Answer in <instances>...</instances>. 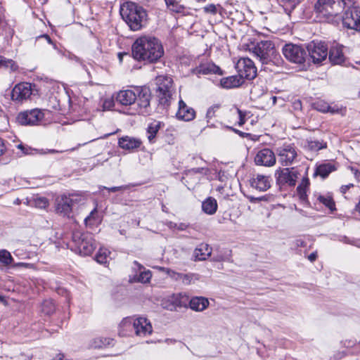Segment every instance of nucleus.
I'll list each match as a JSON object with an SVG mask.
<instances>
[{
	"mask_svg": "<svg viewBox=\"0 0 360 360\" xmlns=\"http://www.w3.org/2000/svg\"><path fill=\"white\" fill-rule=\"evenodd\" d=\"M133 58L138 61L155 63L164 54V49L158 39L143 35L137 38L131 47Z\"/></svg>",
	"mask_w": 360,
	"mask_h": 360,
	"instance_id": "obj_1",
	"label": "nucleus"
},
{
	"mask_svg": "<svg viewBox=\"0 0 360 360\" xmlns=\"http://www.w3.org/2000/svg\"><path fill=\"white\" fill-rule=\"evenodd\" d=\"M120 12L122 19L133 31L140 30L147 23L146 10L136 3L131 1L124 3L120 7Z\"/></svg>",
	"mask_w": 360,
	"mask_h": 360,
	"instance_id": "obj_2",
	"label": "nucleus"
},
{
	"mask_svg": "<svg viewBox=\"0 0 360 360\" xmlns=\"http://www.w3.org/2000/svg\"><path fill=\"white\" fill-rule=\"evenodd\" d=\"M350 3L352 0H317L314 10L319 17L330 20Z\"/></svg>",
	"mask_w": 360,
	"mask_h": 360,
	"instance_id": "obj_3",
	"label": "nucleus"
},
{
	"mask_svg": "<svg viewBox=\"0 0 360 360\" xmlns=\"http://www.w3.org/2000/svg\"><path fill=\"white\" fill-rule=\"evenodd\" d=\"M38 95L35 84L29 82H20L14 86L11 91V100L17 104L32 100L33 96Z\"/></svg>",
	"mask_w": 360,
	"mask_h": 360,
	"instance_id": "obj_4",
	"label": "nucleus"
},
{
	"mask_svg": "<svg viewBox=\"0 0 360 360\" xmlns=\"http://www.w3.org/2000/svg\"><path fill=\"white\" fill-rule=\"evenodd\" d=\"M278 162L283 167H288L299 162L298 149L292 143H284L276 149Z\"/></svg>",
	"mask_w": 360,
	"mask_h": 360,
	"instance_id": "obj_5",
	"label": "nucleus"
},
{
	"mask_svg": "<svg viewBox=\"0 0 360 360\" xmlns=\"http://www.w3.org/2000/svg\"><path fill=\"white\" fill-rule=\"evenodd\" d=\"M156 83L158 86L157 95L160 103L164 106H168L174 91L172 78L160 75L156 78Z\"/></svg>",
	"mask_w": 360,
	"mask_h": 360,
	"instance_id": "obj_6",
	"label": "nucleus"
},
{
	"mask_svg": "<svg viewBox=\"0 0 360 360\" xmlns=\"http://www.w3.org/2000/svg\"><path fill=\"white\" fill-rule=\"evenodd\" d=\"M49 114V110L34 108L20 112L17 118L22 125H37L41 124Z\"/></svg>",
	"mask_w": 360,
	"mask_h": 360,
	"instance_id": "obj_7",
	"label": "nucleus"
},
{
	"mask_svg": "<svg viewBox=\"0 0 360 360\" xmlns=\"http://www.w3.org/2000/svg\"><path fill=\"white\" fill-rule=\"evenodd\" d=\"M252 53L263 64L271 61L276 53L274 44L271 41L266 40L258 42L253 48Z\"/></svg>",
	"mask_w": 360,
	"mask_h": 360,
	"instance_id": "obj_8",
	"label": "nucleus"
},
{
	"mask_svg": "<svg viewBox=\"0 0 360 360\" xmlns=\"http://www.w3.org/2000/svg\"><path fill=\"white\" fill-rule=\"evenodd\" d=\"M300 175L295 167H279L275 172L276 182L280 186H295Z\"/></svg>",
	"mask_w": 360,
	"mask_h": 360,
	"instance_id": "obj_9",
	"label": "nucleus"
},
{
	"mask_svg": "<svg viewBox=\"0 0 360 360\" xmlns=\"http://www.w3.org/2000/svg\"><path fill=\"white\" fill-rule=\"evenodd\" d=\"M73 240L77 243L79 254L84 256L90 255L96 247L91 234L88 233H74Z\"/></svg>",
	"mask_w": 360,
	"mask_h": 360,
	"instance_id": "obj_10",
	"label": "nucleus"
},
{
	"mask_svg": "<svg viewBox=\"0 0 360 360\" xmlns=\"http://www.w3.org/2000/svg\"><path fill=\"white\" fill-rule=\"evenodd\" d=\"M282 52L287 60L295 63H303L307 57L304 49L293 44H285L282 49Z\"/></svg>",
	"mask_w": 360,
	"mask_h": 360,
	"instance_id": "obj_11",
	"label": "nucleus"
},
{
	"mask_svg": "<svg viewBox=\"0 0 360 360\" xmlns=\"http://www.w3.org/2000/svg\"><path fill=\"white\" fill-rule=\"evenodd\" d=\"M342 25L347 29L360 31V7L347 9L342 15Z\"/></svg>",
	"mask_w": 360,
	"mask_h": 360,
	"instance_id": "obj_12",
	"label": "nucleus"
},
{
	"mask_svg": "<svg viewBox=\"0 0 360 360\" xmlns=\"http://www.w3.org/2000/svg\"><path fill=\"white\" fill-rule=\"evenodd\" d=\"M236 68L243 79H253L257 75V68L248 58H240L236 65Z\"/></svg>",
	"mask_w": 360,
	"mask_h": 360,
	"instance_id": "obj_13",
	"label": "nucleus"
},
{
	"mask_svg": "<svg viewBox=\"0 0 360 360\" xmlns=\"http://www.w3.org/2000/svg\"><path fill=\"white\" fill-rule=\"evenodd\" d=\"M309 55L314 63H320L326 59L328 46L324 42L312 41L307 46Z\"/></svg>",
	"mask_w": 360,
	"mask_h": 360,
	"instance_id": "obj_14",
	"label": "nucleus"
},
{
	"mask_svg": "<svg viewBox=\"0 0 360 360\" xmlns=\"http://www.w3.org/2000/svg\"><path fill=\"white\" fill-rule=\"evenodd\" d=\"M188 302V296L186 293L180 292L172 294L162 301L163 308L174 311L177 307H186Z\"/></svg>",
	"mask_w": 360,
	"mask_h": 360,
	"instance_id": "obj_15",
	"label": "nucleus"
},
{
	"mask_svg": "<svg viewBox=\"0 0 360 360\" xmlns=\"http://www.w3.org/2000/svg\"><path fill=\"white\" fill-rule=\"evenodd\" d=\"M136 98L135 103L138 106V112L147 113L150 108L151 94L150 89L146 87H136Z\"/></svg>",
	"mask_w": 360,
	"mask_h": 360,
	"instance_id": "obj_16",
	"label": "nucleus"
},
{
	"mask_svg": "<svg viewBox=\"0 0 360 360\" xmlns=\"http://www.w3.org/2000/svg\"><path fill=\"white\" fill-rule=\"evenodd\" d=\"M255 162L257 165L272 167L276 164V157L271 149L264 148L257 152Z\"/></svg>",
	"mask_w": 360,
	"mask_h": 360,
	"instance_id": "obj_17",
	"label": "nucleus"
},
{
	"mask_svg": "<svg viewBox=\"0 0 360 360\" xmlns=\"http://www.w3.org/2000/svg\"><path fill=\"white\" fill-rule=\"evenodd\" d=\"M134 319V330L137 336L146 337L151 334L153 327L150 322L145 317H138Z\"/></svg>",
	"mask_w": 360,
	"mask_h": 360,
	"instance_id": "obj_18",
	"label": "nucleus"
},
{
	"mask_svg": "<svg viewBox=\"0 0 360 360\" xmlns=\"http://www.w3.org/2000/svg\"><path fill=\"white\" fill-rule=\"evenodd\" d=\"M73 200L67 195H61L56 200V210L57 213L69 217L72 212Z\"/></svg>",
	"mask_w": 360,
	"mask_h": 360,
	"instance_id": "obj_19",
	"label": "nucleus"
},
{
	"mask_svg": "<svg viewBox=\"0 0 360 360\" xmlns=\"http://www.w3.org/2000/svg\"><path fill=\"white\" fill-rule=\"evenodd\" d=\"M136 88L120 91L116 96V101L122 105L135 104L136 98Z\"/></svg>",
	"mask_w": 360,
	"mask_h": 360,
	"instance_id": "obj_20",
	"label": "nucleus"
},
{
	"mask_svg": "<svg viewBox=\"0 0 360 360\" xmlns=\"http://www.w3.org/2000/svg\"><path fill=\"white\" fill-rule=\"evenodd\" d=\"M176 116L179 120L189 122L195 118V111L193 108L188 106L182 100H180Z\"/></svg>",
	"mask_w": 360,
	"mask_h": 360,
	"instance_id": "obj_21",
	"label": "nucleus"
},
{
	"mask_svg": "<svg viewBox=\"0 0 360 360\" xmlns=\"http://www.w3.org/2000/svg\"><path fill=\"white\" fill-rule=\"evenodd\" d=\"M328 55L330 61L333 65H340L345 62V57L342 51V46L340 45L332 46Z\"/></svg>",
	"mask_w": 360,
	"mask_h": 360,
	"instance_id": "obj_22",
	"label": "nucleus"
},
{
	"mask_svg": "<svg viewBox=\"0 0 360 360\" xmlns=\"http://www.w3.org/2000/svg\"><path fill=\"white\" fill-rule=\"evenodd\" d=\"M251 185L260 191H265L271 186L269 177L262 174H257L251 181Z\"/></svg>",
	"mask_w": 360,
	"mask_h": 360,
	"instance_id": "obj_23",
	"label": "nucleus"
},
{
	"mask_svg": "<svg viewBox=\"0 0 360 360\" xmlns=\"http://www.w3.org/2000/svg\"><path fill=\"white\" fill-rule=\"evenodd\" d=\"M190 308L196 311H202L209 306V300L204 297H193L188 302Z\"/></svg>",
	"mask_w": 360,
	"mask_h": 360,
	"instance_id": "obj_24",
	"label": "nucleus"
},
{
	"mask_svg": "<svg viewBox=\"0 0 360 360\" xmlns=\"http://www.w3.org/2000/svg\"><path fill=\"white\" fill-rule=\"evenodd\" d=\"M119 146L125 150H133L140 147L141 141L130 136H124L119 139Z\"/></svg>",
	"mask_w": 360,
	"mask_h": 360,
	"instance_id": "obj_25",
	"label": "nucleus"
},
{
	"mask_svg": "<svg viewBox=\"0 0 360 360\" xmlns=\"http://www.w3.org/2000/svg\"><path fill=\"white\" fill-rule=\"evenodd\" d=\"M244 80L238 75L222 78L220 81L221 86L226 89H231L240 86Z\"/></svg>",
	"mask_w": 360,
	"mask_h": 360,
	"instance_id": "obj_26",
	"label": "nucleus"
},
{
	"mask_svg": "<svg viewBox=\"0 0 360 360\" xmlns=\"http://www.w3.org/2000/svg\"><path fill=\"white\" fill-rule=\"evenodd\" d=\"M212 253V248L207 244L202 243L194 250L193 256L195 260L203 261L208 258Z\"/></svg>",
	"mask_w": 360,
	"mask_h": 360,
	"instance_id": "obj_27",
	"label": "nucleus"
},
{
	"mask_svg": "<svg viewBox=\"0 0 360 360\" xmlns=\"http://www.w3.org/2000/svg\"><path fill=\"white\" fill-rule=\"evenodd\" d=\"M134 319L133 318L127 317L120 323L119 334L122 336L128 335L130 332L134 330Z\"/></svg>",
	"mask_w": 360,
	"mask_h": 360,
	"instance_id": "obj_28",
	"label": "nucleus"
},
{
	"mask_svg": "<svg viewBox=\"0 0 360 360\" xmlns=\"http://www.w3.org/2000/svg\"><path fill=\"white\" fill-rule=\"evenodd\" d=\"M202 210L207 214H214L217 210V200L212 197L207 198L202 203Z\"/></svg>",
	"mask_w": 360,
	"mask_h": 360,
	"instance_id": "obj_29",
	"label": "nucleus"
},
{
	"mask_svg": "<svg viewBox=\"0 0 360 360\" xmlns=\"http://www.w3.org/2000/svg\"><path fill=\"white\" fill-rule=\"evenodd\" d=\"M317 200L328 207L331 212L336 210L335 201L333 200L332 195L329 193L319 195L317 197Z\"/></svg>",
	"mask_w": 360,
	"mask_h": 360,
	"instance_id": "obj_30",
	"label": "nucleus"
},
{
	"mask_svg": "<svg viewBox=\"0 0 360 360\" xmlns=\"http://www.w3.org/2000/svg\"><path fill=\"white\" fill-rule=\"evenodd\" d=\"M309 181L307 177L302 179L301 183L297 188V195L300 199L302 201H306L307 199V191L309 188Z\"/></svg>",
	"mask_w": 360,
	"mask_h": 360,
	"instance_id": "obj_31",
	"label": "nucleus"
},
{
	"mask_svg": "<svg viewBox=\"0 0 360 360\" xmlns=\"http://www.w3.org/2000/svg\"><path fill=\"white\" fill-rule=\"evenodd\" d=\"M335 170V167L331 163H325L319 165L316 170L315 174L323 178H326L330 172Z\"/></svg>",
	"mask_w": 360,
	"mask_h": 360,
	"instance_id": "obj_32",
	"label": "nucleus"
},
{
	"mask_svg": "<svg viewBox=\"0 0 360 360\" xmlns=\"http://www.w3.org/2000/svg\"><path fill=\"white\" fill-rule=\"evenodd\" d=\"M326 143L318 140H307L304 147L311 151H318L326 148Z\"/></svg>",
	"mask_w": 360,
	"mask_h": 360,
	"instance_id": "obj_33",
	"label": "nucleus"
},
{
	"mask_svg": "<svg viewBox=\"0 0 360 360\" xmlns=\"http://www.w3.org/2000/svg\"><path fill=\"white\" fill-rule=\"evenodd\" d=\"M110 252L108 249L101 248L96 255V260L100 264H105L110 259Z\"/></svg>",
	"mask_w": 360,
	"mask_h": 360,
	"instance_id": "obj_34",
	"label": "nucleus"
},
{
	"mask_svg": "<svg viewBox=\"0 0 360 360\" xmlns=\"http://www.w3.org/2000/svg\"><path fill=\"white\" fill-rule=\"evenodd\" d=\"M56 310L55 304L52 300H45L41 305V311L45 315H51Z\"/></svg>",
	"mask_w": 360,
	"mask_h": 360,
	"instance_id": "obj_35",
	"label": "nucleus"
},
{
	"mask_svg": "<svg viewBox=\"0 0 360 360\" xmlns=\"http://www.w3.org/2000/svg\"><path fill=\"white\" fill-rule=\"evenodd\" d=\"M160 122H155L150 124L147 129L148 139L150 143L153 142V140L160 129Z\"/></svg>",
	"mask_w": 360,
	"mask_h": 360,
	"instance_id": "obj_36",
	"label": "nucleus"
},
{
	"mask_svg": "<svg viewBox=\"0 0 360 360\" xmlns=\"http://www.w3.org/2000/svg\"><path fill=\"white\" fill-rule=\"evenodd\" d=\"M152 277V273L149 270L143 271L139 274L134 276V280L141 283H149Z\"/></svg>",
	"mask_w": 360,
	"mask_h": 360,
	"instance_id": "obj_37",
	"label": "nucleus"
},
{
	"mask_svg": "<svg viewBox=\"0 0 360 360\" xmlns=\"http://www.w3.org/2000/svg\"><path fill=\"white\" fill-rule=\"evenodd\" d=\"M0 68L10 69L11 71H15L18 68L16 63L11 59H7L4 56H0Z\"/></svg>",
	"mask_w": 360,
	"mask_h": 360,
	"instance_id": "obj_38",
	"label": "nucleus"
},
{
	"mask_svg": "<svg viewBox=\"0 0 360 360\" xmlns=\"http://www.w3.org/2000/svg\"><path fill=\"white\" fill-rule=\"evenodd\" d=\"M199 72H202V74L213 72L215 74L221 75L222 73L221 69L214 64H207V66H202L200 68Z\"/></svg>",
	"mask_w": 360,
	"mask_h": 360,
	"instance_id": "obj_39",
	"label": "nucleus"
},
{
	"mask_svg": "<svg viewBox=\"0 0 360 360\" xmlns=\"http://www.w3.org/2000/svg\"><path fill=\"white\" fill-rule=\"evenodd\" d=\"M49 204V200L45 197H36L32 201V205L39 209L46 208Z\"/></svg>",
	"mask_w": 360,
	"mask_h": 360,
	"instance_id": "obj_40",
	"label": "nucleus"
},
{
	"mask_svg": "<svg viewBox=\"0 0 360 360\" xmlns=\"http://www.w3.org/2000/svg\"><path fill=\"white\" fill-rule=\"evenodd\" d=\"M167 7L172 11L176 13H181L184 11V7L176 0H165Z\"/></svg>",
	"mask_w": 360,
	"mask_h": 360,
	"instance_id": "obj_41",
	"label": "nucleus"
},
{
	"mask_svg": "<svg viewBox=\"0 0 360 360\" xmlns=\"http://www.w3.org/2000/svg\"><path fill=\"white\" fill-rule=\"evenodd\" d=\"M13 259L11 253L6 250H0V262L4 265L12 264Z\"/></svg>",
	"mask_w": 360,
	"mask_h": 360,
	"instance_id": "obj_42",
	"label": "nucleus"
},
{
	"mask_svg": "<svg viewBox=\"0 0 360 360\" xmlns=\"http://www.w3.org/2000/svg\"><path fill=\"white\" fill-rule=\"evenodd\" d=\"M198 275L195 274H182V276L181 278V283L184 285H190L192 282H193L195 280H198Z\"/></svg>",
	"mask_w": 360,
	"mask_h": 360,
	"instance_id": "obj_43",
	"label": "nucleus"
},
{
	"mask_svg": "<svg viewBox=\"0 0 360 360\" xmlns=\"http://www.w3.org/2000/svg\"><path fill=\"white\" fill-rule=\"evenodd\" d=\"M220 105L218 104L214 105L208 108L206 113V118L207 119V124H209V120L215 116V112L219 109ZM207 127H212V124H207Z\"/></svg>",
	"mask_w": 360,
	"mask_h": 360,
	"instance_id": "obj_44",
	"label": "nucleus"
},
{
	"mask_svg": "<svg viewBox=\"0 0 360 360\" xmlns=\"http://www.w3.org/2000/svg\"><path fill=\"white\" fill-rule=\"evenodd\" d=\"M283 6H286L290 10L294 9L300 3V0H280Z\"/></svg>",
	"mask_w": 360,
	"mask_h": 360,
	"instance_id": "obj_45",
	"label": "nucleus"
},
{
	"mask_svg": "<svg viewBox=\"0 0 360 360\" xmlns=\"http://www.w3.org/2000/svg\"><path fill=\"white\" fill-rule=\"evenodd\" d=\"M316 109L322 112H328V104L325 102H318L316 103Z\"/></svg>",
	"mask_w": 360,
	"mask_h": 360,
	"instance_id": "obj_46",
	"label": "nucleus"
},
{
	"mask_svg": "<svg viewBox=\"0 0 360 360\" xmlns=\"http://www.w3.org/2000/svg\"><path fill=\"white\" fill-rule=\"evenodd\" d=\"M204 11L207 13L215 15L217 13V8L214 4H209L203 8Z\"/></svg>",
	"mask_w": 360,
	"mask_h": 360,
	"instance_id": "obj_47",
	"label": "nucleus"
},
{
	"mask_svg": "<svg viewBox=\"0 0 360 360\" xmlns=\"http://www.w3.org/2000/svg\"><path fill=\"white\" fill-rule=\"evenodd\" d=\"M236 112L239 116L238 125L242 126L245 123V113H243L239 108H236Z\"/></svg>",
	"mask_w": 360,
	"mask_h": 360,
	"instance_id": "obj_48",
	"label": "nucleus"
},
{
	"mask_svg": "<svg viewBox=\"0 0 360 360\" xmlns=\"http://www.w3.org/2000/svg\"><path fill=\"white\" fill-rule=\"evenodd\" d=\"M170 273V275H169V277L176 281H181V276H182V274L181 273H179V272H176L174 270H172V272H169Z\"/></svg>",
	"mask_w": 360,
	"mask_h": 360,
	"instance_id": "obj_49",
	"label": "nucleus"
},
{
	"mask_svg": "<svg viewBox=\"0 0 360 360\" xmlns=\"http://www.w3.org/2000/svg\"><path fill=\"white\" fill-rule=\"evenodd\" d=\"M127 188V187L125 186H114V187H111V188H107L105 186L100 187V188L108 189L110 192H117V191H123V190L126 189Z\"/></svg>",
	"mask_w": 360,
	"mask_h": 360,
	"instance_id": "obj_50",
	"label": "nucleus"
},
{
	"mask_svg": "<svg viewBox=\"0 0 360 360\" xmlns=\"http://www.w3.org/2000/svg\"><path fill=\"white\" fill-rule=\"evenodd\" d=\"M342 111V108H339L337 105L331 106L328 105V112H330L331 114L335 113H341Z\"/></svg>",
	"mask_w": 360,
	"mask_h": 360,
	"instance_id": "obj_51",
	"label": "nucleus"
},
{
	"mask_svg": "<svg viewBox=\"0 0 360 360\" xmlns=\"http://www.w3.org/2000/svg\"><path fill=\"white\" fill-rule=\"evenodd\" d=\"M14 267H25V268H29L32 269L34 267V265L30 263H25V262H18L13 264Z\"/></svg>",
	"mask_w": 360,
	"mask_h": 360,
	"instance_id": "obj_52",
	"label": "nucleus"
},
{
	"mask_svg": "<svg viewBox=\"0 0 360 360\" xmlns=\"http://www.w3.org/2000/svg\"><path fill=\"white\" fill-rule=\"evenodd\" d=\"M6 151L5 141L0 137V156L3 155Z\"/></svg>",
	"mask_w": 360,
	"mask_h": 360,
	"instance_id": "obj_53",
	"label": "nucleus"
},
{
	"mask_svg": "<svg viewBox=\"0 0 360 360\" xmlns=\"http://www.w3.org/2000/svg\"><path fill=\"white\" fill-rule=\"evenodd\" d=\"M154 268L157 269L160 271L165 273L168 276H169V275H170L169 272L172 271V269H168V268H165V267H163V266H155Z\"/></svg>",
	"mask_w": 360,
	"mask_h": 360,
	"instance_id": "obj_54",
	"label": "nucleus"
},
{
	"mask_svg": "<svg viewBox=\"0 0 360 360\" xmlns=\"http://www.w3.org/2000/svg\"><path fill=\"white\" fill-rule=\"evenodd\" d=\"M113 105L112 100L108 99L105 100L103 103V108L106 109H110Z\"/></svg>",
	"mask_w": 360,
	"mask_h": 360,
	"instance_id": "obj_55",
	"label": "nucleus"
},
{
	"mask_svg": "<svg viewBox=\"0 0 360 360\" xmlns=\"http://www.w3.org/2000/svg\"><path fill=\"white\" fill-rule=\"evenodd\" d=\"M188 227V224L186 223H179L176 229L179 231H185Z\"/></svg>",
	"mask_w": 360,
	"mask_h": 360,
	"instance_id": "obj_56",
	"label": "nucleus"
},
{
	"mask_svg": "<svg viewBox=\"0 0 360 360\" xmlns=\"http://www.w3.org/2000/svg\"><path fill=\"white\" fill-rule=\"evenodd\" d=\"M317 258V253L316 252L311 253L308 256V259L310 262H314Z\"/></svg>",
	"mask_w": 360,
	"mask_h": 360,
	"instance_id": "obj_57",
	"label": "nucleus"
},
{
	"mask_svg": "<svg viewBox=\"0 0 360 360\" xmlns=\"http://www.w3.org/2000/svg\"><path fill=\"white\" fill-rule=\"evenodd\" d=\"M293 106L295 109H300L302 108V103L300 100H297L293 103Z\"/></svg>",
	"mask_w": 360,
	"mask_h": 360,
	"instance_id": "obj_58",
	"label": "nucleus"
},
{
	"mask_svg": "<svg viewBox=\"0 0 360 360\" xmlns=\"http://www.w3.org/2000/svg\"><path fill=\"white\" fill-rule=\"evenodd\" d=\"M351 186H353L352 184H349L346 186H342L340 188L341 192L345 193Z\"/></svg>",
	"mask_w": 360,
	"mask_h": 360,
	"instance_id": "obj_59",
	"label": "nucleus"
},
{
	"mask_svg": "<svg viewBox=\"0 0 360 360\" xmlns=\"http://www.w3.org/2000/svg\"><path fill=\"white\" fill-rule=\"evenodd\" d=\"M96 212V210L94 209L93 211L91 212L90 214L85 219V221L87 222L88 221H90L91 217H93L94 213Z\"/></svg>",
	"mask_w": 360,
	"mask_h": 360,
	"instance_id": "obj_60",
	"label": "nucleus"
},
{
	"mask_svg": "<svg viewBox=\"0 0 360 360\" xmlns=\"http://www.w3.org/2000/svg\"><path fill=\"white\" fill-rule=\"evenodd\" d=\"M178 224L170 221L168 224L170 229H176Z\"/></svg>",
	"mask_w": 360,
	"mask_h": 360,
	"instance_id": "obj_61",
	"label": "nucleus"
},
{
	"mask_svg": "<svg viewBox=\"0 0 360 360\" xmlns=\"http://www.w3.org/2000/svg\"><path fill=\"white\" fill-rule=\"evenodd\" d=\"M40 38H45L49 44H52V41L49 35L44 34L39 37Z\"/></svg>",
	"mask_w": 360,
	"mask_h": 360,
	"instance_id": "obj_62",
	"label": "nucleus"
},
{
	"mask_svg": "<svg viewBox=\"0 0 360 360\" xmlns=\"http://www.w3.org/2000/svg\"><path fill=\"white\" fill-rule=\"evenodd\" d=\"M354 174L355 177L357 179V180L360 181V172L356 169L354 172Z\"/></svg>",
	"mask_w": 360,
	"mask_h": 360,
	"instance_id": "obj_63",
	"label": "nucleus"
},
{
	"mask_svg": "<svg viewBox=\"0 0 360 360\" xmlns=\"http://www.w3.org/2000/svg\"><path fill=\"white\" fill-rule=\"evenodd\" d=\"M356 210L360 214V200L358 204L356 205Z\"/></svg>",
	"mask_w": 360,
	"mask_h": 360,
	"instance_id": "obj_64",
	"label": "nucleus"
}]
</instances>
